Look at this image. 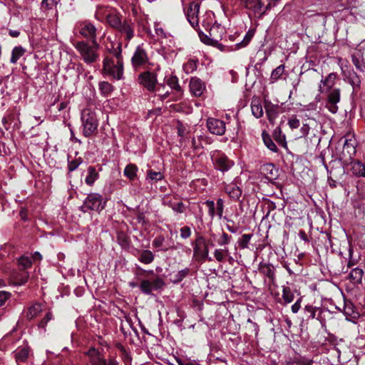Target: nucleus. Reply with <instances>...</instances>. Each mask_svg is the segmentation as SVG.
Returning a JSON list of instances; mask_svg holds the SVG:
<instances>
[{
	"label": "nucleus",
	"instance_id": "nucleus-1",
	"mask_svg": "<svg viewBox=\"0 0 365 365\" xmlns=\"http://www.w3.org/2000/svg\"><path fill=\"white\" fill-rule=\"evenodd\" d=\"M103 71L106 76L116 80L123 77V62L121 56V48L119 45L118 49L113 52V57H105L103 62Z\"/></svg>",
	"mask_w": 365,
	"mask_h": 365
},
{
	"label": "nucleus",
	"instance_id": "nucleus-2",
	"mask_svg": "<svg viewBox=\"0 0 365 365\" xmlns=\"http://www.w3.org/2000/svg\"><path fill=\"white\" fill-rule=\"evenodd\" d=\"M73 46L86 64H93L99 59L98 44L96 41L92 45L83 41H77Z\"/></svg>",
	"mask_w": 365,
	"mask_h": 365
},
{
	"label": "nucleus",
	"instance_id": "nucleus-3",
	"mask_svg": "<svg viewBox=\"0 0 365 365\" xmlns=\"http://www.w3.org/2000/svg\"><path fill=\"white\" fill-rule=\"evenodd\" d=\"M81 123L83 135L90 137L98 126L96 113L89 109L83 110L81 113Z\"/></svg>",
	"mask_w": 365,
	"mask_h": 365
},
{
	"label": "nucleus",
	"instance_id": "nucleus-4",
	"mask_svg": "<svg viewBox=\"0 0 365 365\" xmlns=\"http://www.w3.org/2000/svg\"><path fill=\"white\" fill-rule=\"evenodd\" d=\"M106 201L98 193H90L85 199L81 210L86 212L89 210L101 212L106 207Z\"/></svg>",
	"mask_w": 365,
	"mask_h": 365
},
{
	"label": "nucleus",
	"instance_id": "nucleus-5",
	"mask_svg": "<svg viewBox=\"0 0 365 365\" xmlns=\"http://www.w3.org/2000/svg\"><path fill=\"white\" fill-rule=\"evenodd\" d=\"M200 1H188L184 4V11L190 25L195 28L199 24Z\"/></svg>",
	"mask_w": 365,
	"mask_h": 365
},
{
	"label": "nucleus",
	"instance_id": "nucleus-6",
	"mask_svg": "<svg viewBox=\"0 0 365 365\" xmlns=\"http://www.w3.org/2000/svg\"><path fill=\"white\" fill-rule=\"evenodd\" d=\"M211 158L215 169L223 173L227 171L233 165V162L223 153L218 150L212 152Z\"/></svg>",
	"mask_w": 365,
	"mask_h": 365
},
{
	"label": "nucleus",
	"instance_id": "nucleus-7",
	"mask_svg": "<svg viewBox=\"0 0 365 365\" xmlns=\"http://www.w3.org/2000/svg\"><path fill=\"white\" fill-rule=\"evenodd\" d=\"M148 62V57L143 45L138 46L131 58L132 66L135 70L145 68Z\"/></svg>",
	"mask_w": 365,
	"mask_h": 365
},
{
	"label": "nucleus",
	"instance_id": "nucleus-8",
	"mask_svg": "<svg viewBox=\"0 0 365 365\" xmlns=\"http://www.w3.org/2000/svg\"><path fill=\"white\" fill-rule=\"evenodd\" d=\"M164 285V280L160 277H156L153 281L143 279L140 285V289L143 293L149 295L153 291L162 289Z\"/></svg>",
	"mask_w": 365,
	"mask_h": 365
},
{
	"label": "nucleus",
	"instance_id": "nucleus-9",
	"mask_svg": "<svg viewBox=\"0 0 365 365\" xmlns=\"http://www.w3.org/2000/svg\"><path fill=\"white\" fill-rule=\"evenodd\" d=\"M138 81L140 85L143 86L150 92L155 91L157 84V75L150 71H144L141 73L138 78Z\"/></svg>",
	"mask_w": 365,
	"mask_h": 365
},
{
	"label": "nucleus",
	"instance_id": "nucleus-10",
	"mask_svg": "<svg viewBox=\"0 0 365 365\" xmlns=\"http://www.w3.org/2000/svg\"><path fill=\"white\" fill-rule=\"evenodd\" d=\"M75 31L86 38L92 39V42L96 41V27L89 21H79L76 24Z\"/></svg>",
	"mask_w": 365,
	"mask_h": 365
},
{
	"label": "nucleus",
	"instance_id": "nucleus-11",
	"mask_svg": "<svg viewBox=\"0 0 365 365\" xmlns=\"http://www.w3.org/2000/svg\"><path fill=\"white\" fill-rule=\"evenodd\" d=\"M86 365H107V360L101 351L95 347H91L86 353Z\"/></svg>",
	"mask_w": 365,
	"mask_h": 365
},
{
	"label": "nucleus",
	"instance_id": "nucleus-12",
	"mask_svg": "<svg viewBox=\"0 0 365 365\" xmlns=\"http://www.w3.org/2000/svg\"><path fill=\"white\" fill-rule=\"evenodd\" d=\"M326 108L332 113L338 111L337 103L340 101L339 88H333L327 91Z\"/></svg>",
	"mask_w": 365,
	"mask_h": 365
},
{
	"label": "nucleus",
	"instance_id": "nucleus-13",
	"mask_svg": "<svg viewBox=\"0 0 365 365\" xmlns=\"http://www.w3.org/2000/svg\"><path fill=\"white\" fill-rule=\"evenodd\" d=\"M207 127L211 133L217 135H222L226 130L225 123L214 118H209L207 120Z\"/></svg>",
	"mask_w": 365,
	"mask_h": 365
},
{
	"label": "nucleus",
	"instance_id": "nucleus-14",
	"mask_svg": "<svg viewBox=\"0 0 365 365\" xmlns=\"http://www.w3.org/2000/svg\"><path fill=\"white\" fill-rule=\"evenodd\" d=\"M264 107L269 121L274 123L275 119L277 118L280 108L278 105L273 104L272 102L265 100Z\"/></svg>",
	"mask_w": 365,
	"mask_h": 365
},
{
	"label": "nucleus",
	"instance_id": "nucleus-15",
	"mask_svg": "<svg viewBox=\"0 0 365 365\" xmlns=\"http://www.w3.org/2000/svg\"><path fill=\"white\" fill-rule=\"evenodd\" d=\"M244 6L247 9L252 10L255 14H264L270 6V3L264 5L262 1H244Z\"/></svg>",
	"mask_w": 365,
	"mask_h": 365
},
{
	"label": "nucleus",
	"instance_id": "nucleus-16",
	"mask_svg": "<svg viewBox=\"0 0 365 365\" xmlns=\"http://www.w3.org/2000/svg\"><path fill=\"white\" fill-rule=\"evenodd\" d=\"M336 78V75L334 73H331L325 78H322L319 86V91L324 93L333 89Z\"/></svg>",
	"mask_w": 365,
	"mask_h": 365
},
{
	"label": "nucleus",
	"instance_id": "nucleus-17",
	"mask_svg": "<svg viewBox=\"0 0 365 365\" xmlns=\"http://www.w3.org/2000/svg\"><path fill=\"white\" fill-rule=\"evenodd\" d=\"M116 29L125 36L127 41H130L134 36V24L130 21H123Z\"/></svg>",
	"mask_w": 365,
	"mask_h": 365
},
{
	"label": "nucleus",
	"instance_id": "nucleus-18",
	"mask_svg": "<svg viewBox=\"0 0 365 365\" xmlns=\"http://www.w3.org/2000/svg\"><path fill=\"white\" fill-rule=\"evenodd\" d=\"M190 90L195 96H200L205 90V86L200 79L192 78L190 81Z\"/></svg>",
	"mask_w": 365,
	"mask_h": 365
},
{
	"label": "nucleus",
	"instance_id": "nucleus-19",
	"mask_svg": "<svg viewBox=\"0 0 365 365\" xmlns=\"http://www.w3.org/2000/svg\"><path fill=\"white\" fill-rule=\"evenodd\" d=\"M262 172L268 180H274L277 177V170L274 164L267 163L262 167Z\"/></svg>",
	"mask_w": 365,
	"mask_h": 365
},
{
	"label": "nucleus",
	"instance_id": "nucleus-20",
	"mask_svg": "<svg viewBox=\"0 0 365 365\" xmlns=\"http://www.w3.org/2000/svg\"><path fill=\"white\" fill-rule=\"evenodd\" d=\"M31 352V349L28 346H23L19 347L15 351V357L17 362H23L25 361Z\"/></svg>",
	"mask_w": 365,
	"mask_h": 365
},
{
	"label": "nucleus",
	"instance_id": "nucleus-21",
	"mask_svg": "<svg viewBox=\"0 0 365 365\" xmlns=\"http://www.w3.org/2000/svg\"><path fill=\"white\" fill-rule=\"evenodd\" d=\"M225 192L233 199H238L242 194L240 188L236 183H230L225 186Z\"/></svg>",
	"mask_w": 365,
	"mask_h": 365
},
{
	"label": "nucleus",
	"instance_id": "nucleus-22",
	"mask_svg": "<svg viewBox=\"0 0 365 365\" xmlns=\"http://www.w3.org/2000/svg\"><path fill=\"white\" fill-rule=\"evenodd\" d=\"M154 254L149 250H143L139 252L138 259L143 264H148L153 262Z\"/></svg>",
	"mask_w": 365,
	"mask_h": 365
},
{
	"label": "nucleus",
	"instance_id": "nucleus-23",
	"mask_svg": "<svg viewBox=\"0 0 365 365\" xmlns=\"http://www.w3.org/2000/svg\"><path fill=\"white\" fill-rule=\"evenodd\" d=\"M88 175L86 177L85 182L89 185L92 186L94 182L98 179L99 174L96 169L93 166H89L88 168Z\"/></svg>",
	"mask_w": 365,
	"mask_h": 365
},
{
	"label": "nucleus",
	"instance_id": "nucleus-24",
	"mask_svg": "<svg viewBox=\"0 0 365 365\" xmlns=\"http://www.w3.org/2000/svg\"><path fill=\"white\" fill-rule=\"evenodd\" d=\"M364 271L359 267L353 268L349 273V278L354 284H360L362 281Z\"/></svg>",
	"mask_w": 365,
	"mask_h": 365
},
{
	"label": "nucleus",
	"instance_id": "nucleus-25",
	"mask_svg": "<svg viewBox=\"0 0 365 365\" xmlns=\"http://www.w3.org/2000/svg\"><path fill=\"white\" fill-rule=\"evenodd\" d=\"M251 110L252 115L257 118H259L263 115L262 105L259 100H252L251 103Z\"/></svg>",
	"mask_w": 365,
	"mask_h": 365
},
{
	"label": "nucleus",
	"instance_id": "nucleus-26",
	"mask_svg": "<svg viewBox=\"0 0 365 365\" xmlns=\"http://www.w3.org/2000/svg\"><path fill=\"white\" fill-rule=\"evenodd\" d=\"M114 9L110 7H103L98 6L95 16L97 19L103 21L104 19H107L110 13L114 11Z\"/></svg>",
	"mask_w": 365,
	"mask_h": 365
},
{
	"label": "nucleus",
	"instance_id": "nucleus-27",
	"mask_svg": "<svg viewBox=\"0 0 365 365\" xmlns=\"http://www.w3.org/2000/svg\"><path fill=\"white\" fill-rule=\"evenodd\" d=\"M42 304L39 303H36L32 304L29 307L28 312L26 314V317L28 319H33L35 318L41 312H42Z\"/></svg>",
	"mask_w": 365,
	"mask_h": 365
},
{
	"label": "nucleus",
	"instance_id": "nucleus-28",
	"mask_svg": "<svg viewBox=\"0 0 365 365\" xmlns=\"http://www.w3.org/2000/svg\"><path fill=\"white\" fill-rule=\"evenodd\" d=\"M351 171L359 177H365V165L360 161H354L351 165Z\"/></svg>",
	"mask_w": 365,
	"mask_h": 365
},
{
	"label": "nucleus",
	"instance_id": "nucleus-29",
	"mask_svg": "<svg viewBox=\"0 0 365 365\" xmlns=\"http://www.w3.org/2000/svg\"><path fill=\"white\" fill-rule=\"evenodd\" d=\"M106 21L111 27H113L115 29L118 27H119L120 24L122 23V21H121L118 14L116 13L115 10H114V11H113L112 13H110L109 14V16L106 19Z\"/></svg>",
	"mask_w": 365,
	"mask_h": 365
},
{
	"label": "nucleus",
	"instance_id": "nucleus-30",
	"mask_svg": "<svg viewBox=\"0 0 365 365\" xmlns=\"http://www.w3.org/2000/svg\"><path fill=\"white\" fill-rule=\"evenodd\" d=\"M138 167L135 164H128L124 169L123 174L130 180H133L137 176Z\"/></svg>",
	"mask_w": 365,
	"mask_h": 365
},
{
	"label": "nucleus",
	"instance_id": "nucleus-31",
	"mask_svg": "<svg viewBox=\"0 0 365 365\" xmlns=\"http://www.w3.org/2000/svg\"><path fill=\"white\" fill-rule=\"evenodd\" d=\"M25 49L21 46H16L13 48L11 52V57L10 62L11 63H16L18 60L24 54Z\"/></svg>",
	"mask_w": 365,
	"mask_h": 365
},
{
	"label": "nucleus",
	"instance_id": "nucleus-32",
	"mask_svg": "<svg viewBox=\"0 0 365 365\" xmlns=\"http://www.w3.org/2000/svg\"><path fill=\"white\" fill-rule=\"evenodd\" d=\"M164 176L160 172L148 170L146 174V180L150 182H156L163 179Z\"/></svg>",
	"mask_w": 365,
	"mask_h": 365
},
{
	"label": "nucleus",
	"instance_id": "nucleus-33",
	"mask_svg": "<svg viewBox=\"0 0 365 365\" xmlns=\"http://www.w3.org/2000/svg\"><path fill=\"white\" fill-rule=\"evenodd\" d=\"M259 271L269 279H272L274 277V271L269 264H260Z\"/></svg>",
	"mask_w": 365,
	"mask_h": 365
},
{
	"label": "nucleus",
	"instance_id": "nucleus-34",
	"mask_svg": "<svg viewBox=\"0 0 365 365\" xmlns=\"http://www.w3.org/2000/svg\"><path fill=\"white\" fill-rule=\"evenodd\" d=\"M252 237V234H244L237 240L238 246L240 249L244 250L248 248L250 240Z\"/></svg>",
	"mask_w": 365,
	"mask_h": 365
},
{
	"label": "nucleus",
	"instance_id": "nucleus-35",
	"mask_svg": "<svg viewBox=\"0 0 365 365\" xmlns=\"http://www.w3.org/2000/svg\"><path fill=\"white\" fill-rule=\"evenodd\" d=\"M294 296L289 287H283L282 299L285 304H289L294 300Z\"/></svg>",
	"mask_w": 365,
	"mask_h": 365
},
{
	"label": "nucleus",
	"instance_id": "nucleus-36",
	"mask_svg": "<svg viewBox=\"0 0 365 365\" xmlns=\"http://www.w3.org/2000/svg\"><path fill=\"white\" fill-rule=\"evenodd\" d=\"M255 33V29H250L247 32V34L245 36L243 40L241 42L237 43L236 46L238 48L245 47L247 45H248V43H250V41H251V39L254 36Z\"/></svg>",
	"mask_w": 365,
	"mask_h": 365
},
{
	"label": "nucleus",
	"instance_id": "nucleus-37",
	"mask_svg": "<svg viewBox=\"0 0 365 365\" xmlns=\"http://www.w3.org/2000/svg\"><path fill=\"white\" fill-rule=\"evenodd\" d=\"M213 254L215 259L219 262H222L225 256L229 255V250L227 247L222 249H216Z\"/></svg>",
	"mask_w": 365,
	"mask_h": 365
},
{
	"label": "nucleus",
	"instance_id": "nucleus-38",
	"mask_svg": "<svg viewBox=\"0 0 365 365\" xmlns=\"http://www.w3.org/2000/svg\"><path fill=\"white\" fill-rule=\"evenodd\" d=\"M167 84L168 86L177 92H181V88L178 83V78L175 76H171L167 79Z\"/></svg>",
	"mask_w": 365,
	"mask_h": 365
},
{
	"label": "nucleus",
	"instance_id": "nucleus-39",
	"mask_svg": "<svg viewBox=\"0 0 365 365\" xmlns=\"http://www.w3.org/2000/svg\"><path fill=\"white\" fill-rule=\"evenodd\" d=\"M360 259L359 255H354L353 248L350 246L349 248V260L347 263V266L349 267H352L355 266Z\"/></svg>",
	"mask_w": 365,
	"mask_h": 365
},
{
	"label": "nucleus",
	"instance_id": "nucleus-40",
	"mask_svg": "<svg viewBox=\"0 0 365 365\" xmlns=\"http://www.w3.org/2000/svg\"><path fill=\"white\" fill-rule=\"evenodd\" d=\"M344 314L346 317H351L355 318L357 312H356L354 307L351 302H345L344 307Z\"/></svg>",
	"mask_w": 365,
	"mask_h": 365
},
{
	"label": "nucleus",
	"instance_id": "nucleus-41",
	"mask_svg": "<svg viewBox=\"0 0 365 365\" xmlns=\"http://www.w3.org/2000/svg\"><path fill=\"white\" fill-rule=\"evenodd\" d=\"M232 236L229 235L225 232L220 234V237L217 240V243L219 246L226 247L231 242Z\"/></svg>",
	"mask_w": 365,
	"mask_h": 365
},
{
	"label": "nucleus",
	"instance_id": "nucleus-42",
	"mask_svg": "<svg viewBox=\"0 0 365 365\" xmlns=\"http://www.w3.org/2000/svg\"><path fill=\"white\" fill-rule=\"evenodd\" d=\"M190 272L189 268H185L182 270L178 271L174 274L173 282L175 284L180 282L185 277H186Z\"/></svg>",
	"mask_w": 365,
	"mask_h": 365
},
{
	"label": "nucleus",
	"instance_id": "nucleus-43",
	"mask_svg": "<svg viewBox=\"0 0 365 365\" xmlns=\"http://www.w3.org/2000/svg\"><path fill=\"white\" fill-rule=\"evenodd\" d=\"M113 86L107 81H102L99 83V90L101 93L104 96H108L113 91Z\"/></svg>",
	"mask_w": 365,
	"mask_h": 365
},
{
	"label": "nucleus",
	"instance_id": "nucleus-44",
	"mask_svg": "<svg viewBox=\"0 0 365 365\" xmlns=\"http://www.w3.org/2000/svg\"><path fill=\"white\" fill-rule=\"evenodd\" d=\"M284 71V66L279 65L275 69H274L271 73V80L274 82L280 78Z\"/></svg>",
	"mask_w": 365,
	"mask_h": 365
},
{
	"label": "nucleus",
	"instance_id": "nucleus-45",
	"mask_svg": "<svg viewBox=\"0 0 365 365\" xmlns=\"http://www.w3.org/2000/svg\"><path fill=\"white\" fill-rule=\"evenodd\" d=\"M263 141L266 147L272 152L277 151V147L275 143L273 142L272 138L268 135L263 133L262 134Z\"/></svg>",
	"mask_w": 365,
	"mask_h": 365
},
{
	"label": "nucleus",
	"instance_id": "nucleus-46",
	"mask_svg": "<svg viewBox=\"0 0 365 365\" xmlns=\"http://www.w3.org/2000/svg\"><path fill=\"white\" fill-rule=\"evenodd\" d=\"M19 264L24 269H26L30 267L32 264V261L29 255H22L18 259Z\"/></svg>",
	"mask_w": 365,
	"mask_h": 365
},
{
	"label": "nucleus",
	"instance_id": "nucleus-47",
	"mask_svg": "<svg viewBox=\"0 0 365 365\" xmlns=\"http://www.w3.org/2000/svg\"><path fill=\"white\" fill-rule=\"evenodd\" d=\"M205 238L202 236H199L197 237L195 244L193 247V250L195 254L200 255L202 251V246L205 245Z\"/></svg>",
	"mask_w": 365,
	"mask_h": 365
},
{
	"label": "nucleus",
	"instance_id": "nucleus-48",
	"mask_svg": "<svg viewBox=\"0 0 365 365\" xmlns=\"http://www.w3.org/2000/svg\"><path fill=\"white\" fill-rule=\"evenodd\" d=\"M208 208V214L211 219H213L215 215H217V211L215 212V204L214 201L207 200L204 202Z\"/></svg>",
	"mask_w": 365,
	"mask_h": 365
},
{
	"label": "nucleus",
	"instance_id": "nucleus-49",
	"mask_svg": "<svg viewBox=\"0 0 365 365\" xmlns=\"http://www.w3.org/2000/svg\"><path fill=\"white\" fill-rule=\"evenodd\" d=\"M28 279L29 274L27 272L21 273L18 274V276L15 277V284L17 285H22L27 282Z\"/></svg>",
	"mask_w": 365,
	"mask_h": 365
},
{
	"label": "nucleus",
	"instance_id": "nucleus-50",
	"mask_svg": "<svg viewBox=\"0 0 365 365\" xmlns=\"http://www.w3.org/2000/svg\"><path fill=\"white\" fill-rule=\"evenodd\" d=\"M317 310V308L312 305H307L304 308L305 313L308 315V317L310 319L315 318Z\"/></svg>",
	"mask_w": 365,
	"mask_h": 365
},
{
	"label": "nucleus",
	"instance_id": "nucleus-51",
	"mask_svg": "<svg viewBox=\"0 0 365 365\" xmlns=\"http://www.w3.org/2000/svg\"><path fill=\"white\" fill-rule=\"evenodd\" d=\"M53 319V314L51 312H48L46 314L45 317L41 320L38 324V327L40 328L44 329L47 324V323Z\"/></svg>",
	"mask_w": 365,
	"mask_h": 365
},
{
	"label": "nucleus",
	"instance_id": "nucleus-52",
	"mask_svg": "<svg viewBox=\"0 0 365 365\" xmlns=\"http://www.w3.org/2000/svg\"><path fill=\"white\" fill-rule=\"evenodd\" d=\"M82 160L81 158H78L68 162V168L69 171H74L78 168V167L81 164Z\"/></svg>",
	"mask_w": 365,
	"mask_h": 365
},
{
	"label": "nucleus",
	"instance_id": "nucleus-53",
	"mask_svg": "<svg viewBox=\"0 0 365 365\" xmlns=\"http://www.w3.org/2000/svg\"><path fill=\"white\" fill-rule=\"evenodd\" d=\"M217 215L219 217V218H221L223 215V210H224V200L222 198H219L217 200Z\"/></svg>",
	"mask_w": 365,
	"mask_h": 365
},
{
	"label": "nucleus",
	"instance_id": "nucleus-54",
	"mask_svg": "<svg viewBox=\"0 0 365 365\" xmlns=\"http://www.w3.org/2000/svg\"><path fill=\"white\" fill-rule=\"evenodd\" d=\"M288 125L291 129H296L299 127L300 121L296 116H292L288 120Z\"/></svg>",
	"mask_w": 365,
	"mask_h": 365
},
{
	"label": "nucleus",
	"instance_id": "nucleus-55",
	"mask_svg": "<svg viewBox=\"0 0 365 365\" xmlns=\"http://www.w3.org/2000/svg\"><path fill=\"white\" fill-rule=\"evenodd\" d=\"M172 210L178 213H182L185 211V205L182 202H180L174 205H170Z\"/></svg>",
	"mask_w": 365,
	"mask_h": 365
},
{
	"label": "nucleus",
	"instance_id": "nucleus-56",
	"mask_svg": "<svg viewBox=\"0 0 365 365\" xmlns=\"http://www.w3.org/2000/svg\"><path fill=\"white\" fill-rule=\"evenodd\" d=\"M164 241H165V239L163 236H158L153 240V246L155 248L160 249L163 247Z\"/></svg>",
	"mask_w": 365,
	"mask_h": 365
},
{
	"label": "nucleus",
	"instance_id": "nucleus-57",
	"mask_svg": "<svg viewBox=\"0 0 365 365\" xmlns=\"http://www.w3.org/2000/svg\"><path fill=\"white\" fill-rule=\"evenodd\" d=\"M10 297L11 293L6 291H0V307L3 306Z\"/></svg>",
	"mask_w": 365,
	"mask_h": 365
},
{
	"label": "nucleus",
	"instance_id": "nucleus-58",
	"mask_svg": "<svg viewBox=\"0 0 365 365\" xmlns=\"http://www.w3.org/2000/svg\"><path fill=\"white\" fill-rule=\"evenodd\" d=\"M294 363L297 365H312L313 360L307 359V358H304V357H301V358L296 359L294 361Z\"/></svg>",
	"mask_w": 365,
	"mask_h": 365
},
{
	"label": "nucleus",
	"instance_id": "nucleus-59",
	"mask_svg": "<svg viewBox=\"0 0 365 365\" xmlns=\"http://www.w3.org/2000/svg\"><path fill=\"white\" fill-rule=\"evenodd\" d=\"M191 235V230L189 227L185 226L180 229V237L182 239H187Z\"/></svg>",
	"mask_w": 365,
	"mask_h": 365
},
{
	"label": "nucleus",
	"instance_id": "nucleus-60",
	"mask_svg": "<svg viewBox=\"0 0 365 365\" xmlns=\"http://www.w3.org/2000/svg\"><path fill=\"white\" fill-rule=\"evenodd\" d=\"M309 130L310 128L309 125L304 123L300 128V135H299V138L306 137L309 134Z\"/></svg>",
	"mask_w": 365,
	"mask_h": 365
},
{
	"label": "nucleus",
	"instance_id": "nucleus-61",
	"mask_svg": "<svg viewBox=\"0 0 365 365\" xmlns=\"http://www.w3.org/2000/svg\"><path fill=\"white\" fill-rule=\"evenodd\" d=\"M301 302H302V298H299L296 302L292 306L291 309H292V312L294 313V314H296L299 312V310L301 308Z\"/></svg>",
	"mask_w": 365,
	"mask_h": 365
},
{
	"label": "nucleus",
	"instance_id": "nucleus-62",
	"mask_svg": "<svg viewBox=\"0 0 365 365\" xmlns=\"http://www.w3.org/2000/svg\"><path fill=\"white\" fill-rule=\"evenodd\" d=\"M155 34L158 36H160V37H163V38H165L166 37V34H165L164 30L163 29V28L159 27V25L157 24L155 26Z\"/></svg>",
	"mask_w": 365,
	"mask_h": 365
},
{
	"label": "nucleus",
	"instance_id": "nucleus-63",
	"mask_svg": "<svg viewBox=\"0 0 365 365\" xmlns=\"http://www.w3.org/2000/svg\"><path fill=\"white\" fill-rule=\"evenodd\" d=\"M202 247H203L202 249V251L200 253V255L202 258H207L208 257L209 250H208V247H207V245L205 242V245H203Z\"/></svg>",
	"mask_w": 365,
	"mask_h": 365
},
{
	"label": "nucleus",
	"instance_id": "nucleus-64",
	"mask_svg": "<svg viewBox=\"0 0 365 365\" xmlns=\"http://www.w3.org/2000/svg\"><path fill=\"white\" fill-rule=\"evenodd\" d=\"M31 257V259L34 262L41 261L42 259V255L38 252H35L34 254H31L29 255Z\"/></svg>",
	"mask_w": 365,
	"mask_h": 365
}]
</instances>
